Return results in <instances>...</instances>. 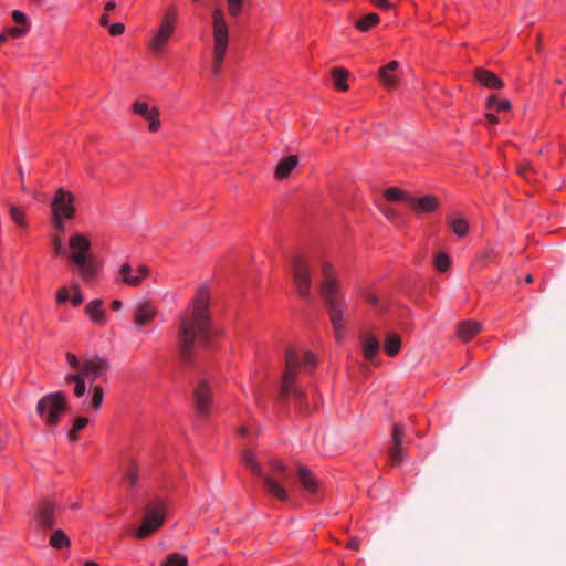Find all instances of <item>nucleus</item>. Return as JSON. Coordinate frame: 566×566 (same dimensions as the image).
<instances>
[{
    "instance_id": "nucleus-1",
    "label": "nucleus",
    "mask_w": 566,
    "mask_h": 566,
    "mask_svg": "<svg viewBox=\"0 0 566 566\" xmlns=\"http://www.w3.org/2000/svg\"><path fill=\"white\" fill-rule=\"evenodd\" d=\"M210 291L206 285L197 289L190 312L180 316L177 332V353L186 365L193 364L196 359V342L205 348L211 347L212 340L222 334L213 326L209 311Z\"/></svg>"
},
{
    "instance_id": "nucleus-2",
    "label": "nucleus",
    "mask_w": 566,
    "mask_h": 566,
    "mask_svg": "<svg viewBox=\"0 0 566 566\" xmlns=\"http://www.w3.org/2000/svg\"><path fill=\"white\" fill-rule=\"evenodd\" d=\"M317 367L316 355L312 350L298 352L290 345L284 354V370L279 392L280 400H287L291 397L301 400L305 398V391L297 386L298 376L303 373L313 375Z\"/></svg>"
},
{
    "instance_id": "nucleus-3",
    "label": "nucleus",
    "mask_w": 566,
    "mask_h": 566,
    "mask_svg": "<svg viewBox=\"0 0 566 566\" xmlns=\"http://www.w3.org/2000/svg\"><path fill=\"white\" fill-rule=\"evenodd\" d=\"M321 272L323 280L319 285V293L333 327L334 337L339 343L344 338L346 328L344 315L347 303L344 296L339 294V282L334 265L328 261L323 262Z\"/></svg>"
},
{
    "instance_id": "nucleus-4",
    "label": "nucleus",
    "mask_w": 566,
    "mask_h": 566,
    "mask_svg": "<svg viewBox=\"0 0 566 566\" xmlns=\"http://www.w3.org/2000/svg\"><path fill=\"white\" fill-rule=\"evenodd\" d=\"M294 476L303 490L313 495L318 490V481L313 473L303 465H296L287 469L282 462H277L274 467L273 474L262 475L263 485L266 491L280 501H286L289 495L281 481L289 482Z\"/></svg>"
},
{
    "instance_id": "nucleus-5",
    "label": "nucleus",
    "mask_w": 566,
    "mask_h": 566,
    "mask_svg": "<svg viewBox=\"0 0 566 566\" xmlns=\"http://www.w3.org/2000/svg\"><path fill=\"white\" fill-rule=\"evenodd\" d=\"M69 247L72 250L70 260L80 266V275L83 281H93L102 268V262L88 255L91 251V241L88 238L81 233L74 234L69 239Z\"/></svg>"
},
{
    "instance_id": "nucleus-6",
    "label": "nucleus",
    "mask_w": 566,
    "mask_h": 566,
    "mask_svg": "<svg viewBox=\"0 0 566 566\" xmlns=\"http://www.w3.org/2000/svg\"><path fill=\"white\" fill-rule=\"evenodd\" d=\"M212 36L213 52L211 72L213 75H218L221 71L229 44V28L226 22L224 13L219 8L212 11Z\"/></svg>"
},
{
    "instance_id": "nucleus-7",
    "label": "nucleus",
    "mask_w": 566,
    "mask_h": 566,
    "mask_svg": "<svg viewBox=\"0 0 566 566\" xmlns=\"http://www.w3.org/2000/svg\"><path fill=\"white\" fill-rule=\"evenodd\" d=\"M51 223L53 229L65 228V221L73 220L76 214L75 197L64 188L56 189L51 205Z\"/></svg>"
},
{
    "instance_id": "nucleus-8",
    "label": "nucleus",
    "mask_w": 566,
    "mask_h": 566,
    "mask_svg": "<svg viewBox=\"0 0 566 566\" xmlns=\"http://www.w3.org/2000/svg\"><path fill=\"white\" fill-rule=\"evenodd\" d=\"M178 21V10L175 4H170L165 10L158 29L147 44V49L153 54H160L175 33Z\"/></svg>"
},
{
    "instance_id": "nucleus-9",
    "label": "nucleus",
    "mask_w": 566,
    "mask_h": 566,
    "mask_svg": "<svg viewBox=\"0 0 566 566\" xmlns=\"http://www.w3.org/2000/svg\"><path fill=\"white\" fill-rule=\"evenodd\" d=\"M66 408L65 394L56 391L43 396L38 401L36 412L44 420L45 424L56 426Z\"/></svg>"
},
{
    "instance_id": "nucleus-10",
    "label": "nucleus",
    "mask_w": 566,
    "mask_h": 566,
    "mask_svg": "<svg viewBox=\"0 0 566 566\" xmlns=\"http://www.w3.org/2000/svg\"><path fill=\"white\" fill-rule=\"evenodd\" d=\"M292 275L296 291L302 298H307L312 287V266L310 260L303 254L292 258Z\"/></svg>"
},
{
    "instance_id": "nucleus-11",
    "label": "nucleus",
    "mask_w": 566,
    "mask_h": 566,
    "mask_svg": "<svg viewBox=\"0 0 566 566\" xmlns=\"http://www.w3.org/2000/svg\"><path fill=\"white\" fill-rule=\"evenodd\" d=\"M193 410L197 419L208 420L211 416L214 396L210 382L202 379L192 389Z\"/></svg>"
},
{
    "instance_id": "nucleus-12",
    "label": "nucleus",
    "mask_w": 566,
    "mask_h": 566,
    "mask_svg": "<svg viewBox=\"0 0 566 566\" xmlns=\"http://www.w3.org/2000/svg\"><path fill=\"white\" fill-rule=\"evenodd\" d=\"M60 507L56 503L42 499L34 509L33 524L35 530L42 533L51 531L56 522V514Z\"/></svg>"
},
{
    "instance_id": "nucleus-13",
    "label": "nucleus",
    "mask_w": 566,
    "mask_h": 566,
    "mask_svg": "<svg viewBox=\"0 0 566 566\" xmlns=\"http://www.w3.org/2000/svg\"><path fill=\"white\" fill-rule=\"evenodd\" d=\"M166 511L164 504L160 502L149 504L142 521V525L136 532L135 536L145 538L155 533L165 521Z\"/></svg>"
},
{
    "instance_id": "nucleus-14",
    "label": "nucleus",
    "mask_w": 566,
    "mask_h": 566,
    "mask_svg": "<svg viewBox=\"0 0 566 566\" xmlns=\"http://www.w3.org/2000/svg\"><path fill=\"white\" fill-rule=\"evenodd\" d=\"M118 275L119 277L116 279V282L127 286L137 287L150 275V269L145 264H140L136 269V274H133L130 263L125 262L119 266Z\"/></svg>"
},
{
    "instance_id": "nucleus-15",
    "label": "nucleus",
    "mask_w": 566,
    "mask_h": 566,
    "mask_svg": "<svg viewBox=\"0 0 566 566\" xmlns=\"http://www.w3.org/2000/svg\"><path fill=\"white\" fill-rule=\"evenodd\" d=\"M108 370V360L95 355L92 358L82 361L81 370L78 373L85 378H88L91 382L90 385H92L97 378L105 376Z\"/></svg>"
},
{
    "instance_id": "nucleus-16",
    "label": "nucleus",
    "mask_w": 566,
    "mask_h": 566,
    "mask_svg": "<svg viewBox=\"0 0 566 566\" xmlns=\"http://www.w3.org/2000/svg\"><path fill=\"white\" fill-rule=\"evenodd\" d=\"M132 112L136 115H140L148 122V130L150 133H157L160 129V112L157 107H149L145 102L135 101L132 104Z\"/></svg>"
},
{
    "instance_id": "nucleus-17",
    "label": "nucleus",
    "mask_w": 566,
    "mask_h": 566,
    "mask_svg": "<svg viewBox=\"0 0 566 566\" xmlns=\"http://www.w3.org/2000/svg\"><path fill=\"white\" fill-rule=\"evenodd\" d=\"M157 313L158 311L151 302L144 301L137 304L134 311L133 321L138 327L146 326L155 319Z\"/></svg>"
},
{
    "instance_id": "nucleus-18",
    "label": "nucleus",
    "mask_w": 566,
    "mask_h": 566,
    "mask_svg": "<svg viewBox=\"0 0 566 566\" xmlns=\"http://www.w3.org/2000/svg\"><path fill=\"white\" fill-rule=\"evenodd\" d=\"M412 211L416 213H431L439 209L440 200L434 195H426L420 198L412 196L410 206Z\"/></svg>"
},
{
    "instance_id": "nucleus-19",
    "label": "nucleus",
    "mask_w": 566,
    "mask_h": 566,
    "mask_svg": "<svg viewBox=\"0 0 566 566\" xmlns=\"http://www.w3.org/2000/svg\"><path fill=\"white\" fill-rule=\"evenodd\" d=\"M399 67L398 61H390L388 64L381 66L378 70V77L386 88L388 90H395L399 85V78L396 75V71Z\"/></svg>"
},
{
    "instance_id": "nucleus-20",
    "label": "nucleus",
    "mask_w": 566,
    "mask_h": 566,
    "mask_svg": "<svg viewBox=\"0 0 566 566\" xmlns=\"http://www.w3.org/2000/svg\"><path fill=\"white\" fill-rule=\"evenodd\" d=\"M474 78L489 90H501L504 87V82L494 72L484 67H476L474 70Z\"/></svg>"
},
{
    "instance_id": "nucleus-21",
    "label": "nucleus",
    "mask_w": 566,
    "mask_h": 566,
    "mask_svg": "<svg viewBox=\"0 0 566 566\" xmlns=\"http://www.w3.org/2000/svg\"><path fill=\"white\" fill-rule=\"evenodd\" d=\"M402 438H403V427L399 423L392 424L391 431V440L388 449V454L390 460H402Z\"/></svg>"
},
{
    "instance_id": "nucleus-22",
    "label": "nucleus",
    "mask_w": 566,
    "mask_h": 566,
    "mask_svg": "<svg viewBox=\"0 0 566 566\" xmlns=\"http://www.w3.org/2000/svg\"><path fill=\"white\" fill-rule=\"evenodd\" d=\"M482 329L481 323L473 319L462 321L458 324L457 335L463 343L471 342Z\"/></svg>"
},
{
    "instance_id": "nucleus-23",
    "label": "nucleus",
    "mask_w": 566,
    "mask_h": 566,
    "mask_svg": "<svg viewBox=\"0 0 566 566\" xmlns=\"http://www.w3.org/2000/svg\"><path fill=\"white\" fill-rule=\"evenodd\" d=\"M361 353L363 357L366 360H373V358L378 354L380 348V343L378 338L368 333H364L359 335Z\"/></svg>"
},
{
    "instance_id": "nucleus-24",
    "label": "nucleus",
    "mask_w": 566,
    "mask_h": 566,
    "mask_svg": "<svg viewBox=\"0 0 566 566\" xmlns=\"http://www.w3.org/2000/svg\"><path fill=\"white\" fill-rule=\"evenodd\" d=\"M298 157L296 155H289L281 159L275 168L274 177L277 180H284L290 177L292 171L296 168L298 165Z\"/></svg>"
},
{
    "instance_id": "nucleus-25",
    "label": "nucleus",
    "mask_w": 566,
    "mask_h": 566,
    "mask_svg": "<svg viewBox=\"0 0 566 566\" xmlns=\"http://www.w3.org/2000/svg\"><path fill=\"white\" fill-rule=\"evenodd\" d=\"M85 314L97 325L106 323V312L103 308V301L99 298L88 302L85 306Z\"/></svg>"
},
{
    "instance_id": "nucleus-26",
    "label": "nucleus",
    "mask_w": 566,
    "mask_h": 566,
    "mask_svg": "<svg viewBox=\"0 0 566 566\" xmlns=\"http://www.w3.org/2000/svg\"><path fill=\"white\" fill-rule=\"evenodd\" d=\"M334 88L338 92H347L349 86L347 84L349 72L342 66H336L331 70Z\"/></svg>"
},
{
    "instance_id": "nucleus-27",
    "label": "nucleus",
    "mask_w": 566,
    "mask_h": 566,
    "mask_svg": "<svg viewBox=\"0 0 566 566\" xmlns=\"http://www.w3.org/2000/svg\"><path fill=\"white\" fill-rule=\"evenodd\" d=\"M382 197L387 201H391V202L402 201V202H407L409 206H410V202L412 199V195L410 192H408L407 190H403L399 187H389V188L385 189Z\"/></svg>"
},
{
    "instance_id": "nucleus-28",
    "label": "nucleus",
    "mask_w": 566,
    "mask_h": 566,
    "mask_svg": "<svg viewBox=\"0 0 566 566\" xmlns=\"http://www.w3.org/2000/svg\"><path fill=\"white\" fill-rule=\"evenodd\" d=\"M380 23V15L370 12L357 19L354 23L355 28L361 32H368Z\"/></svg>"
},
{
    "instance_id": "nucleus-29",
    "label": "nucleus",
    "mask_w": 566,
    "mask_h": 566,
    "mask_svg": "<svg viewBox=\"0 0 566 566\" xmlns=\"http://www.w3.org/2000/svg\"><path fill=\"white\" fill-rule=\"evenodd\" d=\"M85 377L82 376L78 371L76 374H67L65 377H64V381L65 384L70 385V384H74V396L77 397V398H81L85 395L86 392V385H85Z\"/></svg>"
},
{
    "instance_id": "nucleus-30",
    "label": "nucleus",
    "mask_w": 566,
    "mask_h": 566,
    "mask_svg": "<svg viewBox=\"0 0 566 566\" xmlns=\"http://www.w3.org/2000/svg\"><path fill=\"white\" fill-rule=\"evenodd\" d=\"M401 349V339L397 333H389L384 342V350L389 357H395Z\"/></svg>"
},
{
    "instance_id": "nucleus-31",
    "label": "nucleus",
    "mask_w": 566,
    "mask_h": 566,
    "mask_svg": "<svg viewBox=\"0 0 566 566\" xmlns=\"http://www.w3.org/2000/svg\"><path fill=\"white\" fill-rule=\"evenodd\" d=\"M488 109H493L497 113L509 112L512 108V104L509 99H499L496 94H491L485 102Z\"/></svg>"
},
{
    "instance_id": "nucleus-32",
    "label": "nucleus",
    "mask_w": 566,
    "mask_h": 566,
    "mask_svg": "<svg viewBox=\"0 0 566 566\" xmlns=\"http://www.w3.org/2000/svg\"><path fill=\"white\" fill-rule=\"evenodd\" d=\"M50 545L56 549L70 547L71 542L65 532L61 528L54 530L50 537Z\"/></svg>"
},
{
    "instance_id": "nucleus-33",
    "label": "nucleus",
    "mask_w": 566,
    "mask_h": 566,
    "mask_svg": "<svg viewBox=\"0 0 566 566\" xmlns=\"http://www.w3.org/2000/svg\"><path fill=\"white\" fill-rule=\"evenodd\" d=\"M449 226L452 232L459 238H464L470 231L469 222L464 218L452 219Z\"/></svg>"
},
{
    "instance_id": "nucleus-34",
    "label": "nucleus",
    "mask_w": 566,
    "mask_h": 566,
    "mask_svg": "<svg viewBox=\"0 0 566 566\" xmlns=\"http://www.w3.org/2000/svg\"><path fill=\"white\" fill-rule=\"evenodd\" d=\"M88 423L86 417L75 418L72 428L67 431V439L71 442H75L80 439V431L83 430Z\"/></svg>"
},
{
    "instance_id": "nucleus-35",
    "label": "nucleus",
    "mask_w": 566,
    "mask_h": 566,
    "mask_svg": "<svg viewBox=\"0 0 566 566\" xmlns=\"http://www.w3.org/2000/svg\"><path fill=\"white\" fill-rule=\"evenodd\" d=\"M65 234V228L63 229H53V234L51 237L53 251L55 255H63L65 253L64 247H63V240Z\"/></svg>"
},
{
    "instance_id": "nucleus-36",
    "label": "nucleus",
    "mask_w": 566,
    "mask_h": 566,
    "mask_svg": "<svg viewBox=\"0 0 566 566\" xmlns=\"http://www.w3.org/2000/svg\"><path fill=\"white\" fill-rule=\"evenodd\" d=\"M92 389V398H91V407L98 411L102 407L103 399H104V389L101 385H91Z\"/></svg>"
},
{
    "instance_id": "nucleus-37",
    "label": "nucleus",
    "mask_w": 566,
    "mask_h": 566,
    "mask_svg": "<svg viewBox=\"0 0 566 566\" xmlns=\"http://www.w3.org/2000/svg\"><path fill=\"white\" fill-rule=\"evenodd\" d=\"M434 268L441 273H446L451 268V258L446 252H439L434 256Z\"/></svg>"
},
{
    "instance_id": "nucleus-38",
    "label": "nucleus",
    "mask_w": 566,
    "mask_h": 566,
    "mask_svg": "<svg viewBox=\"0 0 566 566\" xmlns=\"http://www.w3.org/2000/svg\"><path fill=\"white\" fill-rule=\"evenodd\" d=\"M9 214H10L12 221L18 227H20V228H27L28 227L25 212L21 208L15 207V206L10 207Z\"/></svg>"
},
{
    "instance_id": "nucleus-39",
    "label": "nucleus",
    "mask_w": 566,
    "mask_h": 566,
    "mask_svg": "<svg viewBox=\"0 0 566 566\" xmlns=\"http://www.w3.org/2000/svg\"><path fill=\"white\" fill-rule=\"evenodd\" d=\"M161 566H188V559L185 555L171 553L161 563Z\"/></svg>"
},
{
    "instance_id": "nucleus-40",
    "label": "nucleus",
    "mask_w": 566,
    "mask_h": 566,
    "mask_svg": "<svg viewBox=\"0 0 566 566\" xmlns=\"http://www.w3.org/2000/svg\"><path fill=\"white\" fill-rule=\"evenodd\" d=\"M228 12L232 18H238L243 11V0H226Z\"/></svg>"
},
{
    "instance_id": "nucleus-41",
    "label": "nucleus",
    "mask_w": 566,
    "mask_h": 566,
    "mask_svg": "<svg viewBox=\"0 0 566 566\" xmlns=\"http://www.w3.org/2000/svg\"><path fill=\"white\" fill-rule=\"evenodd\" d=\"M358 295L361 298H364L368 304L374 305V306L377 305L379 302L377 294L368 287H361L358 291Z\"/></svg>"
},
{
    "instance_id": "nucleus-42",
    "label": "nucleus",
    "mask_w": 566,
    "mask_h": 566,
    "mask_svg": "<svg viewBox=\"0 0 566 566\" xmlns=\"http://www.w3.org/2000/svg\"><path fill=\"white\" fill-rule=\"evenodd\" d=\"M107 28H108V33L112 36L122 35L125 32V24L122 22L112 23Z\"/></svg>"
},
{
    "instance_id": "nucleus-43",
    "label": "nucleus",
    "mask_w": 566,
    "mask_h": 566,
    "mask_svg": "<svg viewBox=\"0 0 566 566\" xmlns=\"http://www.w3.org/2000/svg\"><path fill=\"white\" fill-rule=\"evenodd\" d=\"M73 290H74V293L73 295L70 297V301H71V304L74 306V307H77L80 306L82 303H83V295L80 291V287L78 285H74L73 286Z\"/></svg>"
},
{
    "instance_id": "nucleus-44",
    "label": "nucleus",
    "mask_w": 566,
    "mask_h": 566,
    "mask_svg": "<svg viewBox=\"0 0 566 566\" xmlns=\"http://www.w3.org/2000/svg\"><path fill=\"white\" fill-rule=\"evenodd\" d=\"M56 303L62 304L70 300V292L66 286H62L57 290L55 296Z\"/></svg>"
},
{
    "instance_id": "nucleus-45",
    "label": "nucleus",
    "mask_w": 566,
    "mask_h": 566,
    "mask_svg": "<svg viewBox=\"0 0 566 566\" xmlns=\"http://www.w3.org/2000/svg\"><path fill=\"white\" fill-rule=\"evenodd\" d=\"M65 358L72 368L77 369V371L81 370L82 363L80 361V359L77 358V356L75 354L67 352L65 354Z\"/></svg>"
},
{
    "instance_id": "nucleus-46",
    "label": "nucleus",
    "mask_w": 566,
    "mask_h": 566,
    "mask_svg": "<svg viewBox=\"0 0 566 566\" xmlns=\"http://www.w3.org/2000/svg\"><path fill=\"white\" fill-rule=\"evenodd\" d=\"M28 31V28L27 27H10L8 29V35L13 38V39H18L22 35H24Z\"/></svg>"
},
{
    "instance_id": "nucleus-47",
    "label": "nucleus",
    "mask_w": 566,
    "mask_h": 566,
    "mask_svg": "<svg viewBox=\"0 0 566 566\" xmlns=\"http://www.w3.org/2000/svg\"><path fill=\"white\" fill-rule=\"evenodd\" d=\"M370 2L371 4L384 11H389L394 8V4L390 2V0H370Z\"/></svg>"
},
{
    "instance_id": "nucleus-48",
    "label": "nucleus",
    "mask_w": 566,
    "mask_h": 566,
    "mask_svg": "<svg viewBox=\"0 0 566 566\" xmlns=\"http://www.w3.org/2000/svg\"><path fill=\"white\" fill-rule=\"evenodd\" d=\"M382 212L386 216V218L388 220H390V221H396V220H398L400 218L399 212L396 209L391 208V207L384 208Z\"/></svg>"
},
{
    "instance_id": "nucleus-49",
    "label": "nucleus",
    "mask_w": 566,
    "mask_h": 566,
    "mask_svg": "<svg viewBox=\"0 0 566 566\" xmlns=\"http://www.w3.org/2000/svg\"><path fill=\"white\" fill-rule=\"evenodd\" d=\"M12 19L18 24H25L27 23V17L22 11L14 10L12 12Z\"/></svg>"
},
{
    "instance_id": "nucleus-50",
    "label": "nucleus",
    "mask_w": 566,
    "mask_h": 566,
    "mask_svg": "<svg viewBox=\"0 0 566 566\" xmlns=\"http://www.w3.org/2000/svg\"><path fill=\"white\" fill-rule=\"evenodd\" d=\"M531 170H532V166H531L530 163H522L517 167V174L521 175V176H524L525 178H527L528 172Z\"/></svg>"
},
{
    "instance_id": "nucleus-51",
    "label": "nucleus",
    "mask_w": 566,
    "mask_h": 566,
    "mask_svg": "<svg viewBox=\"0 0 566 566\" xmlns=\"http://www.w3.org/2000/svg\"><path fill=\"white\" fill-rule=\"evenodd\" d=\"M126 478H127V480L129 481L130 484H134L137 481V473H136V471L133 468L128 469L127 472H126Z\"/></svg>"
},
{
    "instance_id": "nucleus-52",
    "label": "nucleus",
    "mask_w": 566,
    "mask_h": 566,
    "mask_svg": "<svg viewBox=\"0 0 566 566\" xmlns=\"http://www.w3.org/2000/svg\"><path fill=\"white\" fill-rule=\"evenodd\" d=\"M256 457L258 455L253 450H244L243 454H242V460H247V461L255 460Z\"/></svg>"
},
{
    "instance_id": "nucleus-53",
    "label": "nucleus",
    "mask_w": 566,
    "mask_h": 566,
    "mask_svg": "<svg viewBox=\"0 0 566 566\" xmlns=\"http://www.w3.org/2000/svg\"><path fill=\"white\" fill-rule=\"evenodd\" d=\"M485 118L490 125H496L499 123V117L493 113H486Z\"/></svg>"
},
{
    "instance_id": "nucleus-54",
    "label": "nucleus",
    "mask_w": 566,
    "mask_h": 566,
    "mask_svg": "<svg viewBox=\"0 0 566 566\" xmlns=\"http://www.w3.org/2000/svg\"><path fill=\"white\" fill-rule=\"evenodd\" d=\"M350 549H358L359 548V539L357 537H353L348 541L347 545Z\"/></svg>"
},
{
    "instance_id": "nucleus-55",
    "label": "nucleus",
    "mask_w": 566,
    "mask_h": 566,
    "mask_svg": "<svg viewBox=\"0 0 566 566\" xmlns=\"http://www.w3.org/2000/svg\"><path fill=\"white\" fill-rule=\"evenodd\" d=\"M250 463V470L254 473V474H259L261 475V468L259 465V462H249Z\"/></svg>"
},
{
    "instance_id": "nucleus-56",
    "label": "nucleus",
    "mask_w": 566,
    "mask_h": 566,
    "mask_svg": "<svg viewBox=\"0 0 566 566\" xmlns=\"http://www.w3.org/2000/svg\"><path fill=\"white\" fill-rule=\"evenodd\" d=\"M99 24L102 27H108L109 25V15L107 13H103L99 18Z\"/></svg>"
},
{
    "instance_id": "nucleus-57",
    "label": "nucleus",
    "mask_w": 566,
    "mask_h": 566,
    "mask_svg": "<svg viewBox=\"0 0 566 566\" xmlns=\"http://www.w3.org/2000/svg\"><path fill=\"white\" fill-rule=\"evenodd\" d=\"M122 306H123V303H122V301H120V300H114V301H112V303H111V308H112L113 311H118V310H120V308H122Z\"/></svg>"
},
{
    "instance_id": "nucleus-58",
    "label": "nucleus",
    "mask_w": 566,
    "mask_h": 566,
    "mask_svg": "<svg viewBox=\"0 0 566 566\" xmlns=\"http://www.w3.org/2000/svg\"><path fill=\"white\" fill-rule=\"evenodd\" d=\"M116 8V2L111 0V1H107L104 6V10L105 11H112Z\"/></svg>"
},
{
    "instance_id": "nucleus-59",
    "label": "nucleus",
    "mask_w": 566,
    "mask_h": 566,
    "mask_svg": "<svg viewBox=\"0 0 566 566\" xmlns=\"http://www.w3.org/2000/svg\"><path fill=\"white\" fill-rule=\"evenodd\" d=\"M8 36H9V35H8V32H7V33H1V34H0V44H1V43H3V42H6Z\"/></svg>"
},
{
    "instance_id": "nucleus-60",
    "label": "nucleus",
    "mask_w": 566,
    "mask_h": 566,
    "mask_svg": "<svg viewBox=\"0 0 566 566\" xmlns=\"http://www.w3.org/2000/svg\"><path fill=\"white\" fill-rule=\"evenodd\" d=\"M238 432H239V434H241V436H245V434H247V432H248V429H247L245 427H241V428H239Z\"/></svg>"
},
{
    "instance_id": "nucleus-61",
    "label": "nucleus",
    "mask_w": 566,
    "mask_h": 566,
    "mask_svg": "<svg viewBox=\"0 0 566 566\" xmlns=\"http://www.w3.org/2000/svg\"><path fill=\"white\" fill-rule=\"evenodd\" d=\"M525 282L526 283H532L533 282V276L531 274H527L526 277H525Z\"/></svg>"
},
{
    "instance_id": "nucleus-62",
    "label": "nucleus",
    "mask_w": 566,
    "mask_h": 566,
    "mask_svg": "<svg viewBox=\"0 0 566 566\" xmlns=\"http://www.w3.org/2000/svg\"><path fill=\"white\" fill-rule=\"evenodd\" d=\"M32 3H35L36 6H42L43 0H29Z\"/></svg>"
},
{
    "instance_id": "nucleus-63",
    "label": "nucleus",
    "mask_w": 566,
    "mask_h": 566,
    "mask_svg": "<svg viewBox=\"0 0 566 566\" xmlns=\"http://www.w3.org/2000/svg\"><path fill=\"white\" fill-rule=\"evenodd\" d=\"M84 566H99V565L97 563H95V562H86L84 564Z\"/></svg>"
},
{
    "instance_id": "nucleus-64",
    "label": "nucleus",
    "mask_w": 566,
    "mask_h": 566,
    "mask_svg": "<svg viewBox=\"0 0 566 566\" xmlns=\"http://www.w3.org/2000/svg\"><path fill=\"white\" fill-rule=\"evenodd\" d=\"M78 506H80V505H78L77 503H74V504H72V505H71V509H72V510H77V509H78Z\"/></svg>"
}]
</instances>
